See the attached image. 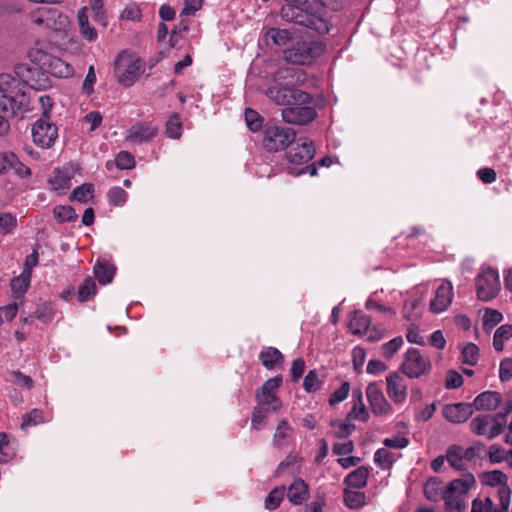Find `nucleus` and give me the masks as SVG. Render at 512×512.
I'll return each mask as SVG.
<instances>
[{
    "label": "nucleus",
    "mask_w": 512,
    "mask_h": 512,
    "mask_svg": "<svg viewBox=\"0 0 512 512\" xmlns=\"http://www.w3.org/2000/svg\"><path fill=\"white\" fill-rule=\"evenodd\" d=\"M69 19L66 15L57 10V15L50 17L47 28L55 31H61L67 28Z\"/></svg>",
    "instance_id": "50"
},
{
    "label": "nucleus",
    "mask_w": 512,
    "mask_h": 512,
    "mask_svg": "<svg viewBox=\"0 0 512 512\" xmlns=\"http://www.w3.org/2000/svg\"><path fill=\"white\" fill-rule=\"evenodd\" d=\"M502 402V396L496 391H485L480 393L472 404V409L477 411H494Z\"/></svg>",
    "instance_id": "21"
},
{
    "label": "nucleus",
    "mask_w": 512,
    "mask_h": 512,
    "mask_svg": "<svg viewBox=\"0 0 512 512\" xmlns=\"http://www.w3.org/2000/svg\"><path fill=\"white\" fill-rule=\"evenodd\" d=\"M244 116H245L247 126L251 131L256 132L261 128L262 118L256 111H254L250 108H247L245 110Z\"/></svg>",
    "instance_id": "51"
},
{
    "label": "nucleus",
    "mask_w": 512,
    "mask_h": 512,
    "mask_svg": "<svg viewBox=\"0 0 512 512\" xmlns=\"http://www.w3.org/2000/svg\"><path fill=\"white\" fill-rule=\"evenodd\" d=\"M117 81L125 87L132 86L144 72L142 61L126 50L120 52L114 61Z\"/></svg>",
    "instance_id": "5"
},
{
    "label": "nucleus",
    "mask_w": 512,
    "mask_h": 512,
    "mask_svg": "<svg viewBox=\"0 0 512 512\" xmlns=\"http://www.w3.org/2000/svg\"><path fill=\"white\" fill-rule=\"evenodd\" d=\"M142 17L141 10L136 3H129L121 12L123 20L139 21Z\"/></svg>",
    "instance_id": "52"
},
{
    "label": "nucleus",
    "mask_w": 512,
    "mask_h": 512,
    "mask_svg": "<svg viewBox=\"0 0 512 512\" xmlns=\"http://www.w3.org/2000/svg\"><path fill=\"white\" fill-rule=\"evenodd\" d=\"M292 429L287 420L283 419L279 422L275 434L274 441L277 445L281 444V441L289 437Z\"/></svg>",
    "instance_id": "55"
},
{
    "label": "nucleus",
    "mask_w": 512,
    "mask_h": 512,
    "mask_svg": "<svg viewBox=\"0 0 512 512\" xmlns=\"http://www.w3.org/2000/svg\"><path fill=\"white\" fill-rule=\"evenodd\" d=\"M54 219L58 222H75L78 214L75 209L69 205H58L53 209Z\"/></svg>",
    "instance_id": "32"
},
{
    "label": "nucleus",
    "mask_w": 512,
    "mask_h": 512,
    "mask_svg": "<svg viewBox=\"0 0 512 512\" xmlns=\"http://www.w3.org/2000/svg\"><path fill=\"white\" fill-rule=\"evenodd\" d=\"M115 163L120 169H131L135 166L134 157L126 151H121L117 154Z\"/></svg>",
    "instance_id": "54"
},
{
    "label": "nucleus",
    "mask_w": 512,
    "mask_h": 512,
    "mask_svg": "<svg viewBox=\"0 0 512 512\" xmlns=\"http://www.w3.org/2000/svg\"><path fill=\"white\" fill-rule=\"evenodd\" d=\"M165 133L169 138H173V139L180 138L181 133H182V123H181L180 116L178 114L175 113L172 116H170V118L168 119V121L166 123Z\"/></svg>",
    "instance_id": "41"
},
{
    "label": "nucleus",
    "mask_w": 512,
    "mask_h": 512,
    "mask_svg": "<svg viewBox=\"0 0 512 512\" xmlns=\"http://www.w3.org/2000/svg\"><path fill=\"white\" fill-rule=\"evenodd\" d=\"M500 288L498 272L492 268L485 269L476 279L477 296L482 301L494 299Z\"/></svg>",
    "instance_id": "10"
},
{
    "label": "nucleus",
    "mask_w": 512,
    "mask_h": 512,
    "mask_svg": "<svg viewBox=\"0 0 512 512\" xmlns=\"http://www.w3.org/2000/svg\"><path fill=\"white\" fill-rule=\"evenodd\" d=\"M479 357V348L473 344L468 343L462 349V361L468 365H475Z\"/></svg>",
    "instance_id": "44"
},
{
    "label": "nucleus",
    "mask_w": 512,
    "mask_h": 512,
    "mask_svg": "<svg viewBox=\"0 0 512 512\" xmlns=\"http://www.w3.org/2000/svg\"><path fill=\"white\" fill-rule=\"evenodd\" d=\"M284 495V486L274 488L265 499V508L268 510H275L278 508L284 498Z\"/></svg>",
    "instance_id": "39"
},
{
    "label": "nucleus",
    "mask_w": 512,
    "mask_h": 512,
    "mask_svg": "<svg viewBox=\"0 0 512 512\" xmlns=\"http://www.w3.org/2000/svg\"><path fill=\"white\" fill-rule=\"evenodd\" d=\"M442 414L443 417L451 423H464L473 414L472 404L464 402L447 404L443 407Z\"/></svg>",
    "instance_id": "15"
},
{
    "label": "nucleus",
    "mask_w": 512,
    "mask_h": 512,
    "mask_svg": "<svg viewBox=\"0 0 512 512\" xmlns=\"http://www.w3.org/2000/svg\"><path fill=\"white\" fill-rule=\"evenodd\" d=\"M157 133V126L151 123H137L128 130L126 139L135 143H143L154 138Z\"/></svg>",
    "instance_id": "20"
},
{
    "label": "nucleus",
    "mask_w": 512,
    "mask_h": 512,
    "mask_svg": "<svg viewBox=\"0 0 512 512\" xmlns=\"http://www.w3.org/2000/svg\"><path fill=\"white\" fill-rule=\"evenodd\" d=\"M503 417L499 415H478L470 422V430L478 436L492 440L504 431Z\"/></svg>",
    "instance_id": "9"
},
{
    "label": "nucleus",
    "mask_w": 512,
    "mask_h": 512,
    "mask_svg": "<svg viewBox=\"0 0 512 512\" xmlns=\"http://www.w3.org/2000/svg\"><path fill=\"white\" fill-rule=\"evenodd\" d=\"M32 139L35 145L48 149L58 138L57 126L49 120L48 110L44 109L43 116L32 125Z\"/></svg>",
    "instance_id": "7"
},
{
    "label": "nucleus",
    "mask_w": 512,
    "mask_h": 512,
    "mask_svg": "<svg viewBox=\"0 0 512 512\" xmlns=\"http://www.w3.org/2000/svg\"><path fill=\"white\" fill-rule=\"evenodd\" d=\"M71 178L70 171L57 168L52 172L48 183L52 190L64 194L71 186Z\"/></svg>",
    "instance_id": "23"
},
{
    "label": "nucleus",
    "mask_w": 512,
    "mask_h": 512,
    "mask_svg": "<svg viewBox=\"0 0 512 512\" xmlns=\"http://www.w3.org/2000/svg\"><path fill=\"white\" fill-rule=\"evenodd\" d=\"M108 200L111 204L122 206L127 201V192L121 187H112L107 194Z\"/></svg>",
    "instance_id": "47"
},
{
    "label": "nucleus",
    "mask_w": 512,
    "mask_h": 512,
    "mask_svg": "<svg viewBox=\"0 0 512 512\" xmlns=\"http://www.w3.org/2000/svg\"><path fill=\"white\" fill-rule=\"evenodd\" d=\"M93 193L94 185L91 183H84L73 190L70 199L80 203H86L93 197Z\"/></svg>",
    "instance_id": "36"
},
{
    "label": "nucleus",
    "mask_w": 512,
    "mask_h": 512,
    "mask_svg": "<svg viewBox=\"0 0 512 512\" xmlns=\"http://www.w3.org/2000/svg\"><path fill=\"white\" fill-rule=\"evenodd\" d=\"M370 324V317L366 316L362 311L356 310L352 314L348 327L353 334L362 335L367 332Z\"/></svg>",
    "instance_id": "26"
},
{
    "label": "nucleus",
    "mask_w": 512,
    "mask_h": 512,
    "mask_svg": "<svg viewBox=\"0 0 512 512\" xmlns=\"http://www.w3.org/2000/svg\"><path fill=\"white\" fill-rule=\"evenodd\" d=\"M268 409H264L261 406H257L254 408L252 413V427L255 430H260L266 425Z\"/></svg>",
    "instance_id": "49"
},
{
    "label": "nucleus",
    "mask_w": 512,
    "mask_h": 512,
    "mask_svg": "<svg viewBox=\"0 0 512 512\" xmlns=\"http://www.w3.org/2000/svg\"><path fill=\"white\" fill-rule=\"evenodd\" d=\"M321 385L322 381L319 379L317 371L310 370L303 381L305 391L308 393L316 392L321 388Z\"/></svg>",
    "instance_id": "43"
},
{
    "label": "nucleus",
    "mask_w": 512,
    "mask_h": 512,
    "mask_svg": "<svg viewBox=\"0 0 512 512\" xmlns=\"http://www.w3.org/2000/svg\"><path fill=\"white\" fill-rule=\"evenodd\" d=\"M506 458V451L496 445V444H493L490 446L489 448V460L491 463H500L502 461H504Z\"/></svg>",
    "instance_id": "60"
},
{
    "label": "nucleus",
    "mask_w": 512,
    "mask_h": 512,
    "mask_svg": "<svg viewBox=\"0 0 512 512\" xmlns=\"http://www.w3.org/2000/svg\"><path fill=\"white\" fill-rule=\"evenodd\" d=\"M463 384V377L455 370H449L446 374L445 388L457 389Z\"/></svg>",
    "instance_id": "56"
},
{
    "label": "nucleus",
    "mask_w": 512,
    "mask_h": 512,
    "mask_svg": "<svg viewBox=\"0 0 512 512\" xmlns=\"http://www.w3.org/2000/svg\"><path fill=\"white\" fill-rule=\"evenodd\" d=\"M374 461L382 469H389L393 462V454L385 448H380L375 452Z\"/></svg>",
    "instance_id": "45"
},
{
    "label": "nucleus",
    "mask_w": 512,
    "mask_h": 512,
    "mask_svg": "<svg viewBox=\"0 0 512 512\" xmlns=\"http://www.w3.org/2000/svg\"><path fill=\"white\" fill-rule=\"evenodd\" d=\"M366 395L374 414L385 415L391 411V405L385 399L380 387L376 383H370L367 386Z\"/></svg>",
    "instance_id": "17"
},
{
    "label": "nucleus",
    "mask_w": 512,
    "mask_h": 512,
    "mask_svg": "<svg viewBox=\"0 0 512 512\" xmlns=\"http://www.w3.org/2000/svg\"><path fill=\"white\" fill-rule=\"evenodd\" d=\"M30 97L28 87L15 80L12 73L0 74V110L16 115L28 110Z\"/></svg>",
    "instance_id": "4"
},
{
    "label": "nucleus",
    "mask_w": 512,
    "mask_h": 512,
    "mask_svg": "<svg viewBox=\"0 0 512 512\" xmlns=\"http://www.w3.org/2000/svg\"><path fill=\"white\" fill-rule=\"evenodd\" d=\"M259 358L262 362V365L270 370L274 369L277 365L282 364L284 359L282 353L274 347H269L262 351Z\"/></svg>",
    "instance_id": "28"
},
{
    "label": "nucleus",
    "mask_w": 512,
    "mask_h": 512,
    "mask_svg": "<svg viewBox=\"0 0 512 512\" xmlns=\"http://www.w3.org/2000/svg\"><path fill=\"white\" fill-rule=\"evenodd\" d=\"M288 500L294 505H301L309 497V486L301 478L295 479L288 487Z\"/></svg>",
    "instance_id": "22"
},
{
    "label": "nucleus",
    "mask_w": 512,
    "mask_h": 512,
    "mask_svg": "<svg viewBox=\"0 0 512 512\" xmlns=\"http://www.w3.org/2000/svg\"><path fill=\"white\" fill-rule=\"evenodd\" d=\"M53 15H57V9L54 8H38L32 14V21L34 24L38 26H43L47 28V24L49 22L50 17Z\"/></svg>",
    "instance_id": "40"
},
{
    "label": "nucleus",
    "mask_w": 512,
    "mask_h": 512,
    "mask_svg": "<svg viewBox=\"0 0 512 512\" xmlns=\"http://www.w3.org/2000/svg\"><path fill=\"white\" fill-rule=\"evenodd\" d=\"M500 379L506 382L512 378V358H505L500 363Z\"/></svg>",
    "instance_id": "62"
},
{
    "label": "nucleus",
    "mask_w": 512,
    "mask_h": 512,
    "mask_svg": "<svg viewBox=\"0 0 512 512\" xmlns=\"http://www.w3.org/2000/svg\"><path fill=\"white\" fill-rule=\"evenodd\" d=\"M402 344H403L402 337L399 336V337L393 338L389 342L382 345V348H381L382 355L386 359H391L397 353V351L400 349Z\"/></svg>",
    "instance_id": "48"
},
{
    "label": "nucleus",
    "mask_w": 512,
    "mask_h": 512,
    "mask_svg": "<svg viewBox=\"0 0 512 512\" xmlns=\"http://www.w3.org/2000/svg\"><path fill=\"white\" fill-rule=\"evenodd\" d=\"M44 422L45 418L43 412L39 409H33L22 416L21 429L25 430Z\"/></svg>",
    "instance_id": "37"
},
{
    "label": "nucleus",
    "mask_w": 512,
    "mask_h": 512,
    "mask_svg": "<svg viewBox=\"0 0 512 512\" xmlns=\"http://www.w3.org/2000/svg\"><path fill=\"white\" fill-rule=\"evenodd\" d=\"M97 286L93 277L88 276L79 286L77 298L80 302H85L96 294Z\"/></svg>",
    "instance_id": "35"
},
{
    "label": "nucleus",
    "mask_w": 512,
    "mask_h": 512,
    "mask_svg": "<svg viewBox=\"0 0 512 512\" xmlns=\"http://www.w3.org/2000/svg\"><path fill=\"white\" fill-rule=\"evenodd\" d=\"M306 81L304 70L292 67L278 69L273 75V85L265 91L267 97L277 105L309 104L311 95L297 89Z\"/></svg>",
    "instance_id": "2"
},
{
    "label": "nucleus",
    "mask_w": 512,
    "mask_h": 512,
    "mask_svg": "<svg viewBox=\"0 0 512 512\" xmlns=\"http://www.w3.org/2000/svg\"><path fill=\"white\" fill-rule=\"evenodd\" d=\"M359 402L360 406L358 407L355 405L351 411L348 413L347 418H354V419H360L364 422H366L369 418V414L366 410L365 405L361 401V393L359 392Z\"/></svg>",
    "instance_id": "58"
},
{
    "label": "nucleus",
    "mask_w": 512,
    "mask_h": 512,
    "mask_svg": "<svg viewBox=\"0 0 512 512\" xmlns=\"http://www.w3.org/2000/svg\"><path fill=\"white\" fill-rule=\"evenodd\" d=\"M295 105L294 107H288L282 110L281 115L285 122L289 124L305 125L317 117L315 108L302 106L303 104Z\"/></svg>",
    "instance_id": "13"
},
{
    "label": "nucleus",
    "mask_w": 512,
    "mask_h": 512,
    "mask_svg": "<svg viewBox=\"0 0 512 512\" xmlns=\"http://www.w3.org/2000/svg\"><path fill=\"white\" fill-rule=\"evenodd\" d=\"M35 317L42 321V322H48L53 317V312L50 307V305L43 303L37 307V309L34 312Z\"/></svg>",
    "instance_id": "59"
},
{
    "label": "nucleus",
    "mask_w": 512,
    "mask_h": 512,
    "mask_svg": "<svg viewBox=\"0 0 512 512\" xmlns=\"http://www.w3.org/2000/svg\"><path fill=\"white\" fill-rule=\"evenodd\" d=\"M116 267L107 260H98L94 265L93 272L98 282L106 285L112 282Z\"/></svg>",
    "instance_id": "24"
},
{
    "label": "nucleus",
    "mask_w": 512,
    "mask_h": 512,
    "mask_svg": "<svg viewBox=\"0 0 512 512\" xmlns=\"http://www.w3.org/2000/svg\"><path fill=\"white\" fill-rule=\"evenodd\" d=\"M295 140V133L290 128L271 126L265 130L263 145L269 151L285 149Z\"/></svg>",
    "instance_id": "11"
},
{
    "label": "nucleus",
    "mask_w": 512,
    "mask_h": 512,
    "mask_svg": "<svg viewBox=\"0 0 512 512\" xmlns=\"http://www.w3.org/2000/svg\"><path fill=\"white\" fill-rule=\"evenodd\" d=\"M387 394L396 403L403 402L407 397V386L404 379L396 372L386 377Z\"/></svg>",
    "instance_id": "19"
},
{
    "label": "nucleus",
    "mask_w": 512,
    "mask_h": 512,
    "mask_svg": "<svg viewBox=\"0 0 512 512\" xmlns=\"http://www.w3.org/2000/svg\"><path fill=\"white\" fill-rule=\"evenodd\" d=\"M344 502L351 509H358L365 504V494L359 491L345 489Z\"/></svg>",
    "instance_id": "38"
},
{
    "label": "nucleus",
    "mask_w": 512,
    "mask_h": 512,
    "mask_svg": "<svg viewBox=\"0 0 512 512\" xmlns=\"http://www.w3.org/2000/svg\"><path fill=\"white\" fill-rule=\"evenodd\" d=\"M203 0H185L181 16H192L202 7Z\"/></svg>",
    "instance_id": "61"
},
{
    "label": "nucleus",
    "mask_w": 512,
    "mask_h": 512,
    "mask_svg": "<svg viewBox=\"0 0 512 512\" xmlns=\"http://www.w3.org/2000/svg\"><path fill=\"white\" fill-rule=\"evenodd\" d=\"M280 16L286 22L307 27L319 34L330 30L326 7L321 0H284Z\"/></svg>",
    "instance_id": "3"
},
{
    "label": "nucleus",
    "mask_w": 512,
    "mask_h": 512,
    "mask_svg": "<svg viewBox=\"0 0 512 512\" xmlns=\"http://www.w3.org/2000/svg\"><path fill=\"white\" fill-rule=\"evenodd\" d=\"M15 160V154L12 152H0V175L10 170L12 161Z\"/></svg>",
    "instance_id": "63"
},
{
    "label": "nucleus",
    "mask_w": 512,
    "mask_h": 512,
    "mask_svg": "<svg viewBox=\"0 0 512 512\" xmlns=\"http://www.w3.org/2000/svg\"><path fill=\"white\" fill-rule=\"evenodd\" d=\"M475 483V477L471 473L450 481L445 488L441 480L431 478L424 485V494L433 502L443 499L444 512H466L468 494Z\"/></svg>",
    "instance_id": "1"
},
{
    "label": "nucleus",
    "mask_w": 512,
    "mask_h": 512,
    "mask_svg": "<svg viewBox=\"0 0 512 512\" xmlns=\"http://www.w3.org/2000/svg\"><path fill=\"white\" fill-rule=\"evenodd\" d=\"M31 276L27 273H21L18 277H15L11 281V290L15 298L23 297L25 292L30 286Z\"/></svg>",
    "instance_id": "34"
},
{
    "label": "nucleus",
    "mask_w": 512,
    "mask_h": 512,
    "mask_svg": "<svg viewBox=\"0 0 512 512\" xmlns=\"http://www.w3.org/2000/svg\"><path fill=\"white\" fill-rule=\"evenodd\" d=\"M453 298V287L450 281L445 280L438 287L435 298L430 302V310L433 313H441L446 310Z\"/></svg>",
    "instance_id": "18"
},
{
    "label": "nucleus",
    "mask_w": 512,
    "mask_h": 512,
    "mask_svg": "<svg viewBox=\"0 0 512 512\" xmlns=\"http://www.w3.org/2000/svg\"><path fill=\"white\" fill-rule=\"evenodd\" d=\"M315 149L308 139H299L298 142L287 152L289 162L293 164H304L314 156Z\"/></svg>",
    "instance_id": "16"
},
{
    "label": "nucleus",
    "mask_w": 512,
    "mask_h": 512,
    "mask_svg": "<svg viewBox=\"0 0 512 512\" xmlns=\"http://www.w3.org/2000/svg\"><path fill=\"white\" fill-rule=\"evenodd\" d=\"M482 482L485 485L492 486V487L499 486L498 490H502L505 487L509 488V486L507 484V475L500 470H494V471L485 473L483 475Z\"/></svg>",
    "instance_id": "31"
},
{
    "label": "nucleus",
    "mask_w": 512,
    "mask_h": 512,
    "mask_svg": "<svg viewBox=\"0 0 512 512\" xmlns=\"http://www.w3.org/2000/svg\"><path fill=\"white\" fill-rule=\"evenodd\" d=\"M503 316L495 309L487 308L483 315V329L490 332L498 323L501 322Z\"/></svg>",
    "instance_id": "42"
},
{
    "label": "nucleus",
    "mask_w": 512,
    "mask_h": 512,
    "mask_svg": "<svg viewBox=\"0 0 512 512\" xmlns=\"http://www.w3.org/2000/svg\"><path fill=\"white\" fill-rule=\"evenodd\" d=\"M324 51L325 45L320 41H298L285 50L284 58L292 64L306 65L320 57Z\"/></svg>",
    "instance_id": "6"
},
{
    "label": "nucleus",
    "mask_w": 512,
    "mask_h": 512,
    "mask_svg": "<svg viewBox=\"0 0 512 512\" xmlns=\"http://www.w3.org/2000/svg\"><path fill=\"white\" fill-rule=\"evenodd\" d=\"M432 364L430 358L423 356L418 349L411 348L405 355L400 370L409 378H420L430 373Z\"/></svg>",
    "instance_id": "8"
},
{
    "label": "nucleus",
    "mask_w": 512,
    "mask_h": 512,
    "mask_svg": "<svg viewBox=\"0 0 512 512\" xmlns=\"http://www.w3.org/2000/svg\"><path fill=\"white\" fill-rule=\"evenodd\" d=\"M369 470L366 467H359L345 478L348 487L362 488L366 486Z\"/></svg>",
    "instance_id": "30"
},
{
    "label": "nucleus",
    "mask_w": 512,
    "mask_h": 512,
    "mask_svg": "<svg viewBox=\"0 0 512 512\" xmlns=\"http://www.w3.org/2000/svg\"><path fill=\"white\" fill-rule=\"evenodd\" d=\"M39 55V61L41 62V68L51 75L59 78H66L73 74V68L70 64L63 61L60 58L52 57L43 52H37Z\"/></svg>",
    "instance_id": "14"
},
{
    "label": "nucleus",
    "mask_w": 512,
    "mask_h": 512,
    "mask_svg": "<svg viewBox=\"0 0 512 512\" xmlns=\"http://www.w3.org/2000/svg\"><path fill=\"white\" fill-rule=\"evenodd\" d=\"M90 9L94 20L105 26L107 24V17L103 10V0H90Z\"/></svg>",
    "instance_id": "53"
},
{
    "label": "nucleus",
    "mask_w": 512,
    "mask_h": 512,
    "mask_svg": "<svg viewBox=\"0 0 512 512\" xmlns=\"http://www.w3.org/2000/svg\"><path fill=\"white\" fill-rule=\"evenodd\" d=\"M445 456L449 465L454 469L459 471L466 469L465 459L462 454V446L456 444L449 446Z\"/></svg>",
    "instance_id": "29"
},
{
    "label": "nucleus",
    "mask_w": 512,
    "mask_h": 512,
    "mask_svg": "<svg viewBox=\"0 0 512 512\" xmlns=\"http://www.w3.org/2000/svg\"><path fill=\"white\" fill-rule=\"evenodd\" d=\"M291 40V34L286 29L269 28L264 34V41L268 46H285Z\"/></svg>",
    "instance_id": "25"
},
{
    "label": "nucleus",
    "mask_w": 512,
    "mask_h": 512,
    "mask_svg": "<svg viewBox=\"0 0 512 512\" xmlns=\"http://www.w3.org/2000/svg\"><path fill=\"white\" fill-rule=\"evenodd\" d=\"M282 384V377L275 376L268 379L256 392L258 406H268L273 412L278 411L282 407V402L276 395V390Z\"/></svg>",
    "instance_id": "12"
},
{
    "label": "nucleus",
    "mask_w": 512,
    "mask_h": 512,
    "mask_svg": "<svg viewBox=\"0 0 512 512\" xmlns=\"http://www.w3.org/2000/svg\"><path fill=\"white\" fill-rule=\"evenodd\" d=\"M498 497L500 501V508H496L490 497L485 498V512H508L510 505L511 490L510 488H503L498 490Z\"/></svg>",
    "instance_id": "27"
},
{
    "label": "nucleus",
    "mask_w": 512,
    "mask_h": 512,
    "mask_svg": "<svg viewBox=\"0 0 512 512\" xmlns=\"http://www.w3.org/2000/svg\"><path fill=\"white\" fill-rule=\"evenodd\" d=\"M33 73L32 68H30L26 64H18L14 67L13 76L15 80L21 81L24 85H27L28 89L30 88L29 81L31 79V74Z\"/></svg>",
    "instance_id": "46"
},
{
    "label": "nucleus",
    "mask_w": 512,
    "mask_h": 512,
    "mask_svg": "<svg viewBox=\"0 0 512 512\" xmlns=\"http://www.w3.org/2000/svg\"><path fill=\"white\" fill-rule=\"evenodd\" d=\"M512 337V325H501L494 334L493 347L500 352L504 349V342Z\"/></svg>",
    "instance_id": "33"
},
{
    "label": "nucleus",
    "mask_w": 512,
    "mask_h": 512,
    "mask_svg": "<svg viewBox=\"0 0 512 512\" xmlns=\"http://www.w3.org/2000/svg\"><path fill=\"white\" fill-rule=\"evenodd\" d=\"M350 385L348 382H344L339 389L334 391L329 398V404L335 405L345 400L348 396Z\"/></svg>",
    "instance_id": "57"
},
{
    "label": "nucleus",
    "mask_w": 512,
    "mask_h": 512,
    "mask_svg": "<svg viewBox=\"0 0 512 512\" xmlns=\"http://www.w3.org/2000/svg\"><path fill=\"white\" fill-rule=\"evenodd\" d=\"M11 375L14 377L15 382L21 386L25 387L27 389H31L33 387V380L30 376L24 375L20 371H12Z\"/></svg>",
    "instance_id": "64"
}]
</instances>
